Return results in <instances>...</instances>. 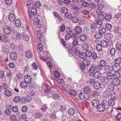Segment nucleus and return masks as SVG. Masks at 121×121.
<instances>
[{
    "mask_svg": "<svg viewBox=\"0 0 121 121\" xmlns=\"http://www.w3.org/2000/svg\"><path fill=\"white\" fill-rule=\"evenodd\" d=\"M67 51L69 55L70 56H76L79 54V56L82 59H85L86 57V54L85 53L79 52V51L74 48L72 47L71 49H68Z\"/></svg>",
    "mask_w": 121,
    "mask_h": 121,
    "instance_id": "1",
    "label": "nucleus"
},
{
    "mask_svg": "<svg viewBox=\"0 0 121 121\" xmlns=\"http://www.w3.org/2000/svg\"><path fill=\"white\" fill-rule=\"evenodd\" d=\"M4 32L5 34L9 35L11 32V29L9 26H6L4 27L3 29Z\"/></svg>",
    "mask_w": 121,
    "mask_h": 121,
    "instance_id": "2",
    "label": "nucleus"
},
{
    "mask_svg": "<svg viewBox=\"0 0 121 121\" xmlns=\"http://www.w3.org/2000/svg\"><path fill=\"white\" fill-rule=\"evenodd\" d=\"M121 83L120 80L117 78H114L113 79L112 83L113 85L115 86H118L120 85Z\"/></svg>",
    "mask_w": 121,
    "mask_h": 121,
    "instance_id": "3",
    "label": "nucleus"
},
{
    "mask_svg": "<svg viewBox=\"0 0 121 121\" xmlns=\"http://www.w3.org/2000/svg\"><path fill=\"white\" fill-rule=\"evenodd\" d=\"M101 73L99 71H96L93 74L94 77L95 79H99L101 78Z\"/></svg>",
    "mask_w": 121,
    "mask_h": 121,
    "instance_id": "4",
    "label": "nucleus"
},
{
    "mask_svg": "<svg viewBox=\"0 0 121 121\" xmlns=\"http://www.w3.org/2000/svg\"><path fill=\"white\" fill-rule=\"evenodd\" d=\"M104 71L107 73H111L112 71V66L109 65L106 66L105 67Z\"/></svg>",
    "mask_w": 121,
    "mask_h": 121,
    "instance_id": "5",
    "label": "nucleus"
},
{
    "mask_svg": "<svg viewBox=\"0 0 121 121\" xmlns=\"http://www.w3.org/2000/svg\"><path fill=\"white\" fill-rule=\"evenodd\" d=\"M112 71L115 72L118 71L120 69V67L119 65L117 64H115L112 66Z\"/></svg>",
    "mask_w": 121,
    "mask_h": 121,
    "instance_id": "6",
    "label": "nucleus"
},
{
    "mask_svg": "<svg viewBox=\"0 0 121 121\" xmlns=\"http://www.w3.org/2000/svg\"><path fill=\"white\" fill-rule=\"evenodd\" d=\"M97 67V68H98V67L99 68V66L98 65H96L95 67L93 66H91L89 68V72L90 73H93L95 71V69L96 68L97 69V68H96Z\"/></svg>",
    "mask_w": 121,
    "mask_h": 121,
    "instance_id": "7",
    "label": "nucleus"
},
{
    "mask_svg": "<svg viewBox=\"0 0 121 121\" xmlns=\"http://www.w3.org/2000/svg\"><path fill=\"white\" fill-rule=\"evenodd\" d=\"M24 81L27 83H30L31 82L32 79L29 75H26L24 77Z\"/></svg>",
    "mask_w": 121,
    "mask_h": 121,
    "instance_id": "8",
    "label": "nucleus"
},
{
    "mask_svg": "<svg viewBox=\"0 0 121 121\" xmlns=\"http://www.w3.org/2000/svg\"><path fill=\"white\" fill-rule=\"evenodd\" d=\"M108 80L106 77H103L101 79V82L103 85H106L108 83Z\"/></svg>",
    "mask_w": 121,
    "mask_h": 121,
    "instance_id": "9",
    "label": "nucleus"
},
{
    "mask_svg": "<svg viewBox=\"0 0 121 121\" xmlns=\"http://www.w3.org/2000/svg\"><path fill=\"white\" fill-rule=\"evenodd\" d=\"M97 109L99 112H103L105 109V105H99L97 106Z\"/></svg>",
    "mask_w": 121,
    "mask_h": 121,
    "instance_id": "10",
    "label": "nucleus"
},
{
    "mask_svg": "<svg viewBox=\"0 0 121 121\" xmlns=\"http://www.w3.org/2000/svg\"><path fill=\"white\" fill-rule=\"evenodd\" d=\"M25 55L26 57L27 58H31L33 56L32 53L30 50H27L26 52Z\"/></svg>",
    "mask_w": 121,
    "mask_h": 121,
    "instance_id": "11",
    "label": "nucleus"
},
{
    "mask_svg": "<svg viewBox=\"0 0 121 121\" xmlns=\"http://www.w3.org/2000/svg\"><path fill=\"white\" fill-rule=\"evenodd\" d=\"M17 55L16 53L15 52H12L10 55V57L13 60H15L17 58Z\"/></svg>",
    "mask_w": 121,
    "mask_h": 121,
    "instance_id": "12",
    "label": "nucleus"
},
{
    "mask_svg": "<svg viewBox=\"0 0 121 121\" xmlns=\"http://www.w3.org/2000/svg\"><path fill=\"white\" fill-rule=\"evenodd\" d=\"M92 105L94 107L98 106L99 105V102L97 99H94L92 101Z\"/></svg>",
    "mask_w": 121,
    "mask_h": 121,
    "instance_id": "13",
    "label": "nucleus"
},
{
    "mask_svg": "<svg viewBox=\"0 0 121 121\" xmlns=\"http://www.w3.org/2000/svg\"><path fill=\"white\" fill-rule=\"evenodd\" d=\"M98 31L102 34L105 33L106 31V29L104 27H100L98 28Z\"/></svg>",
    "mask_w": 121,
    "mask_h": 121,
    "instance_id": "14",
    "label": "nucleus"
},
{
    "mask_svg": "<svg viewBox=\"0 0 121 121\" xmlns=\"http://www.w3.org/2000/svg\"><path fill=\"white\" fill-rule=\"evenodd\" d=\"M106 77L108 80H111L113 78V74L111 73H107Z\"/></svg>",
    "mask_w": 121,
    "mask_h": 121,
    "instance_id": "15",
    "label": "nucleus"
},
{
    "mask_svg": "<svg viewBox=\"0 0 121 121\" xmlns=\"http://www.w3.org/2000/svg\"><path fill=\"white\" fill-rule=\"evenodd\" d=\"M9 19L10 21H14L15 19V15L13 13L10 14L9 16Z\"/></svg>",
    "mask_w": 121,
    "mask_h": 121,
    "instance_id": "16",
    "label": "nucleus"
},
{
    "mask_svg": "<svg viewBox=\"0 0 121 121\" xmlns=\"http://www.w3.org/2000/svg\"><path fill=\"white\" fill-rule=\"evenodd\" d=\"M68 112L69 115H73L75 113V111L73 108H71L68 110Z\"/></svg>",
    "mask_w": 121,
    "mask_h": 121,
    "instance_id": "17",
    "label": "nucleus"
},
{
    "mask_svg": "<svg viewBox=\"0 0 121 121\" xmlns=\"http://www.w3.org/2000/svg\"><path fill=\"white\" fill-rule=\"evenodd\" d=\"M116 101L110 98L109 99L108 101V103L109 105L111 106H112L115 104V101Z\"/></svg>",
    "mask_w": 121,
    "mask_h": 121,
    "instance_id": "18",
    "label": "nucleus"
},
{
    "mask_svg": "<svg viewBox=\"0 0 121 121\" xmlns=\"http://www.w3.org/2000/svg\"><path fill=\"white\" fill-rule=\"evenodd\" d=\"M101 45L104 48H106L108 46V43L106 40H102L101 41Z\"/></svg>",
    "mask_w": 121,
    "mask_h": 121,
    "instance_id": "19",
    "label": "nucleus"
},
{
    "mask_svg": "<svg viewBox=\"0 0 121 121\" xmlns=\"http://www.w3.org/2000/svg\"><path fill=\"white\" fill-rule=\"evenodd\" d=\"M75 30L77 34H80L82 31L81 28L79 26H77L75 29Z\"/></svg>",
    "mask_w": 121,
    "mask_h": 121,
    "instance_id": "20",
    "label": "nucleus"
},
{
    "mask_svg": "<svg viewBox=\"0 0 121 121\" xmlns=\"http://www.w3.org/2000/svg\"><path fill=\"white\" fill-rule=\"evenodd\" d=\"M101 85L100 82H96L94 83V86L95 88L98 89L100 88Z\"/></svg>",
    "mask_w": 121,
    "mask_h": 121,
    "instance_id": "21",
    "label": "nucleus"
},
{
    "mask_svg": "<svg viewBox=\"0 0 121 121\" xmlns=\"http://www.w3.org/2000/svg\"><path fill=\"white\" fill-rule=\"evenodd\" d=\"M46 54V52H44V54H43V56H39L40 58L41 59V60H43L44 61H45L46 60H48V56H47V55H46L45 56V55Z\"/></svg>",
    "mask_w": 121,
    "mask_h": 121,
    "instance_id": "22",
    "label": "nucleus"
},
{
    "mask_svg": "<svg viewBox=\"0 0 121 121\" xmlns=\"http://www.w3.org/2000/svg\"><path fill=\"white\" fill-rule=\"evenodd\" d=\"M110 92L108 91H105L103 94L104 96L106 98H108L110 96Z\"/></svg>",
    "mask_w": 121,
    "mask_h": 121,
    "instance_id": "23",
    "label": "nucleus"
},
{
    "mask_svg": "<svg viewBox=\"0 0 121 121\" xmlns=\"http://www.w3.org/2000/svg\"><path fill=\"white\" fill-rule=\"evenodd\" d=\"M15 25L17 27H20L21 24V21L18 20H16L15 21Z\"/></svg>",
    "mask_w": 121,
    "mask_h": 121,
    "instance_id": "24",
    "label": "nucleus"
},
{
    "mask_svg": "<svg viewBox=\"0 0 121 121\" xmlns=\"http://www.w3.org/2000/svg\"><path fill=\"white\" fill-rule=\"evenodd\" d=\"M83 64L86 66H89L90 64L89 61L86 59H83L82 61Z\"/></svg>",
    "mask_w": 121,
    "mask_h": 121,
    "instance_id": "25",
    "label": "nucleus"
},
{
    "mask_svg": "<svg viewBox=\"0 0 121 121\" xmlns=\"http://www.w3.org/2000/svg\"><path fill=\"white\" fill-rule=\"evenodd\" d=\"M27 83L25 81H22L20 83V85L22 88H26L27 86Z\"/></svg>",
    "mask_w": 121,
    "mask_h": 121,
    "instance_id": "26",
    "label": "nucleus"
},
{
    "mask_svg": "<svg viewBox=\"0 0 121 121\" xmlns=\"http://www.w3.org/2000/svg\"><path fill=\"white\" fill-rule=\"evenodd\" d=\"M102 34L99 31L96 32L95 34V37L97 39H99L101 38L102 36Z\"/></svg>",
    "mask_w": 121,
    "mask_h": 121,
    "instance_id": "27",
    "label": "nucleus"
},
{
    "mask_svg": "<svg viewBox=\"0 0 121 121\" xmlns=\"http://www.w3.org/2000/svg\"><path fill=\"white\" fill-rule=\"evenodd\" d=\"M112 37V35L106 33L104 35V37L105 39L107 40H109Z\"/></svg>",
    "mask_w": 121,
    "mask_h": 121,
    "instance_id": "28",
    "label": "nucleus"
},
{
    "mask_svg": "<svg viewBox=\"0 0 121 121\" xmlns=\"http://www.w3.org/2000/svg\"><path fill=\"white\" fill-rule=\"evenodd\" d=\"M63 88L66 91H68L69 90H70L71 89L70 86L69 84H65V85L63 86Z\"/></svg>",
    "mask_w": 121,
    "mask_h": 121,
    "instance_id": "29",
    "label": "nucleus"
},
{
    "mask_svg": "<svg viewBox=\"0 0 121 121\" xmlns=\"http://www.w3.org/2000/svg\"><path fill=\"white\" fill-rule=\"evenodd\" d=\"M112 15L109 14H107L104 16L105 19L107 21L110 20L112 18Z\"/></svg>",
    "mask_w": 121,
    "mask_h": 121,
    "instance_id": "30",
    "label": "nucleus"
},
{
    "mask_svg": "<svg viewBox=\"0 0 121 121\" xmlns=\"http://www.w3.org/2000/svg\"><path fill=\"white\" fill-rule=\"evenodd\" d=\"M106 61L104 60H101L100 62V65L102 67H105L106 66Z\"/></svg>",
    "mask_w": 121,
    "mask_h": 121,
    "instance_id": "31",
    "label": "nucleus"
},
{
    "mask_svg": "<svg viewBox=\"0 0 121 121\" xmlns=\"http://www.w3.org/2000/svg\"><path fill=\"white\" fill-rule=\"evenodd\" d=\"M12 94L11 91L9 90H6L4 91V94L7 96H10Z\"/></svg>",
    "mask_w": 121,
    "mask_h": 121,
    "instance_id": "32",
    "label": "nucleus"
},
{
    "mask_svg": "<svg viewBox=\"0 0 121 121\" xmlns=\"http://www.w3.org/2000/svg\"><path fill=\"white\" fill-rule=\"evenodd\" d=\"M111 98L114 99L116 101L117 99V96L116 94L115 93H113L111 95Z\"/></svg>",
    "mask_w": 121,
    "mask_h": 121,
    "instance_id": "33",
    "label": "nucleus"
},
{
    "mask_svg": "<svg viewBox=\"0 0 121 121\" xmlns=\"http://www.w3.org/2000/svg\"><path fill=\"white\" fill-rule=\"evenodd\" d=\"M102 46L101 44H98L96 46V48L97 50L99 52L101 51L102 49Z\"/></svg>",
    "mask_w": 121,
    "mask_h": 121,
    "instance_id": "34",
    "label": "nucleus"
},
{
    "mask_svg": "<svg viewBox=\"0 0 121 121\" xmlns=\"http://www.w3.org/2000/svg\"><path fill=\"white\" fill-rule=\"evenodd\" d=\"M40 17H39V18L36 17L35 18L34 21V24L37 25L39 24L40 22V19L39 18Z\"/></svg>",
    "mask_w": 121,
    "mask_h": 121,
    "instance_id": "35",
    "label": "nucleus"
},
{
    "mask_svg": "<svg viewBox=\"0 0 121 121\" xmlns=\"http://www.w3.org/2000/svg\"><path fill=\"white\" fill-rule=\"evenodd\" d=\"M22 37L24 40L26 41L28 40L29 39V36L27 35L26 34H23Z\"/></svg>",
    "mask_w": 121,
    "mask_h": 121,
    "instance_id": "36",
    "label": "nucleus"
},
{
    "mask_svg": "<svg viewBox=\"0 0 121 121\" xmlns=\"http://www.w3.org/2000/svg\"><path fill=\"white\" fill-rule=\"evenodd\" d=\"M61 10L62 13L65 14L68 13V10L67 9L66 7H63L61 9Z\"/></svg>",
    "mask_w": 121,
    "mask_h": 121,
    "instance_id": "37",
    "label": "nucleus"
},
{
    "mask_svg": "<svg viewBox=\"0 0 121 121\" xmlns=\"http://www.w3.org/2000/svg\"><path fill=\"white\" fill-rule=\"evenodd\" d=\"M86 56L88 57H90L92 55V53L89 50H87L86 52Z\"/></svg>",
    "mask_w": 121,
    "mask_h": 121,
    "instance_id": "38",
    "label": "nucleus"
},
{
    "mask_svg": "<svg viewBox=\"0 0 121 121\" xmlns=\"http://www.w3.org/2000/svg\"><path fill=\"white\" fill-rule=\"evenodd\" d=\"M78 97L81 99L83 100L85 98V96L83 93H81L78 95Z\"/></svg>",
    "mask_w": 121,
    "mask_h": 121,
    "instance_id": "39",
    "label": "nucleus"
},
{
    "mask_svg": "<svg viewBox=\"0 0 121 121\" xmlns=\"http://www.w3.org/2000/svg\"><path fill=\"white\" fill-rule=\"evenodd\" d=\"M96 27V25L95 24H91L90 27L91 32H92L95 30Z\"/></svg>",
    "mask_w": 121,
    "mask_h": 121,
    "instance_id": "40",
    "label": "nucleus"
},
{
    "mask_svg": "<svg viewBox=\"0 0 121 121\" xmlns=\"http://www.w3.org/2000/svg\"><path fill=\"white\" fill-rule=\"evenodd\" d=\"M5 113L7 115H9L10 114L11 111L10 109L9 108V107L6 108V109L4 111Z\"/></svg>",
    "mask_w": 121,
    "mask_h": 121,
    "instance_id": "41",
    "label": "nucleus"
},
{
    "mask_svg": "<svg viewBox=\"0 0 121 121\" xmlns=\"http://www.w3.org/2000/svg\"><path fill=\"white\" fill-rule=\"evenodd\" d=\"M115 61L116 64L118 65V64L121 63V57H119L116 58L115 60Z\"/></svg>",
    "mask_w": 121,
    "mask_h": 121,
    "instance_id": "42",
    "label": "nucleus"
},
{
    "mask_svg": "<svg viewBox=\"0 0 121 121\" xmlns=\"http://www.w3.org/2000/svg\"><path fill=\"white\" fill-rule=\"evenodd\" d=\"M83 91L85 93L88 94L90 92V90L88 87H85L84 88Z\"/></svg>",
    "mask_w": 121,
    "mask_h": 121,
    "instance_id": "43",
    "label": "nucleus"
},
{
    "mask_svg": "<svg viewBox=\"0 0 121 121\" xmlns=\"http://www.w3.org/2000/svg\"><path fill=\"white\" fill-rule=\"evenodd\" d=\"M35 5L37 8H39L41 6V4L39 1H37L35 2Z\"/></svg>",
    "mask_w": 121,
    "mask_h": 121,
    "instance_id": "44",
    "label": "nucleus"
},
{
    "mask_svg": "<svg viewBox=\"0 0 121 121\" xmlns=\"http://www.w3.org/2000/svg\"><path fill=\"white\" fill-rule=\"evenodd\" d=\"M80 38V40L82 41H85L87 39L86 36L84 35H81Z\"/></svg>",
    "mask_w": 121,
    "mask_h": 121,
    "instance_id": "45",
    "label": "nucleus"
},
{
    "mask_svg": "<svg viewBox=\"0 0 121 121\" xmlns=\"http://www.w3.org/2000/svg\"><path fill=\"white\" fill-rule=\"evenodd\" d=\"M1 41L5 42L8 41V38L6 36L4 35L1 37Z\"/></svg>",
    "mask_w": 121,
    "mask_h": 121,
    "instance_id": "46",
    "label": "nucleus"
},
{
    "mask_svg": "<svg viewBox=\"0 0 121 121\" xmlns=\"http://www.w3.org/2000/svg\"><path fill=\"white\" fill-rule=\"evenodd\" d=\"M6 74L8 77H9L10 78H11L12 73L11 70L10 69H8L6 71Z\"/></svg>",
    "mask_w": 121,
    "mask_h": 121,
    "instance_id": "47",
    "label": "nucleus"
},
{
    "mask_svg": "<svg viewBox=\"0 0 121 121\" xmlns=\"http://www.w3.org/2000/svg\"><path fill=\"white\" fill-rule=\"evenodd\" d=\"M72 21L74 23H77L78 21V19L76 17H73L71 18Z\"/></svg>",
    "mask_w": 121,
    "mask_h": 121,
    "instance_id": "48",
    "label": "nucleus"
},
{
    "mask_svg": "<svg viewBox=\"0 0 121 121\" xmlns=\"http://www.w3.org/2000/svg\"><path fill=\"white\" fill-rule=\"evenodd\" d=\"M92 95L93 97H96L98 99L99 96V93L97 91H94Z\"/></svg>",
    "mask_w": 121,
    "mask_h": 121,
    "instance_id": "49",
    "label": "nucleus"
},
{
    "mask_svg": "<svg viewBox=\"0 0 121 121\" xmlns=\"http://www.w3.org/2000/svg\"><path fill=\"white\" fill-rule=\"evenodd\" d=\"M116 47L117 49L121 50V44L120 43L117 42L116 44Z\"/></svg>",
    "mask_w": 121,
    "mask_h": 121,
    "instance_id": "50",
    "label": "nucleus"
},
{
    "mask_svg": "<svg viewBox=\"0 0 121 121\" xmlns=\"http://www.w3.org/2000/svg\"><path fill=\"white\" fill-rule=\"evenodd\" d=\"M116 120L119 121L121 119V114L120 113H118L116 117Z\"/></svg>",
    "mask_w": 121,
    "mask_h": 121,
    "instance_id": "51",
    "label": "nucleus"
},
{
    "mask_svg": "<svg viewBox=\"0 0 121 121\" xmlns=\"http://www.w3.org/2000/svg\"><path fill=\"white\" fill-rule=\"evenodd\" d=\"M65 31L67 34H70L72 33V31L71 29L69 28H67Z\"/></svg>",
    "mask_w": 121,
    "mask_h": 121,
    "instance_id": "52",
    "label": "nucleus"
},
{
    "mask_svg": "<svg viewBox=\"0 0 121 121\" xmlns=\"http://www.w3.org/2000/svg\"><path fill=\"white\" fill-rule=\"evenodd\" d=\"M65 26L64 25H62L60 27V31L61 32H64L65 30Z\"/></svg>",
    "mask_w": 121,
    "mask_h": 121,
    "instance_id": "53",
    "label": "nucleus"
},
{
    "mask_svg": "<svg viewBox=\"0 0 121 121\" xmlns=\"http://www.w3.org/2000/svg\"><path fill=\"white\" fill-rule=\"evenodd\" d=\"M28 85L29 86L30 88H34L35 85V82H30Z\"/></svg>",
    "mask_w": 121,
    "mask_h": 121,
    "instance_id": "54",
    "label": "nucleus"
},
{
    "mask_svg": "<svg viewBox=\"0 0 121 121\" xmlns=\"http://www.w3.org/2000/svg\"><path fill=\"white\" fill-rule=\"evenodd\" d=\"M69 94L72 96H75L76 95V93L75 91L72 90L69 92Z\"/></svg>",
    "mask_w": 121,
    "mask_h": 121,
    "instance_id": "55",
    "label": "nucleus"
},
{
    "mask_svg": "<svg viewBox=\"0 0 121 121\" xmlns=\"http://www.w3.org/2000/svg\"><path fill=\"white\" fill-rule=\"evenodd\" d=\"M87 43H84L82 46V48L84 50H85L88 48V45Z\"/></svg>",
    "mask_w": 121,
    "mask_h": 121,
    "instance_id": "56",
    "label": "nucleus"
},
{
    "mask_svg": "<svg viewBox=\"0 0 121 121\" xmlns=\"http://www.w3.org/2000/svg\"><path fill=\"white\" fill-rule=\"evenodd\" d=\"M96 13L97 15L98 16L101 15L102 13V12L101 10L99 9H96Z\"/></svg>",
    "mask_w": 121,
    "mask_h": 121,
    "instance_id": "57",
    "label": "nucleus"
},
{
    "mask_svg": "<svg viewBox=\"0 0 121 121\" xmlns=\"http://www.w3.org/2000/svg\"><path fill=\"white\" fill-rule=\"evenodd\" d=\"M20 100V98L19 96H15L13 98V101L16 103L18 102Z\"/></svg>",
    "mask_w": 121,
    "mask_h": 121,
    "instance_id": "58",
    "label": "nucleus"
},
{
    "mask_svg": "<svg viewBox=\"0 0 121 121\" xmlns=\"http://www.w3.org/2000/svg\"><path fill=\"white\" fill-rule=\"evenodd\" d=\"M118 71L115 72L113 74L114 76L117 78L119 77L120 76V73L118 72Z\"/></svg>",
    "mask_w": 121,
    "mask_h": 121,
    "instance_id": "59",
    "label": "nucleus"
},
{
    "mask_svg": "<svg viewBox=\"0 0 121 121\" xmlns=\"http://www.w3.org/2000/svg\"><path fill=\"white\" fill-rule=\"evenodd\" d=\"M51 107L53 108L56 107L58 105V103L56 102H53L51 104Z\"/></svg>",
    "mask_w": 121,
    "mask_h": 121,
    "instance_id": "60",
    "label": "nucleus"
},
{
    "mask_svg": "<svg viewBox=\"0 0 121 121\" xmlns=\"http://www.w3.org/2000/svg\"><path fill=\"white\" fill-rule=\"evenodd\" d=\"M5 2L6 4L10 5L12 3V0H5Z\"/></svg>",
    "mask_w": 121,
    "mask_h": 121,
    "instance_id": "61",
    "label": "nucleus"
},
{
    "mask_svg": "<svg viewBox=\"0 0 121 121\" xmlns=\"http://www.w3.org/2000/svg\"><path fill=\"white\" fill-rule=\"evenodd\" d=\"M115 50L114 48H112L110 50V54L112 56H113L115 52Z\"/></svg>",
    "mask_w": 121,
    "mask_h": 121,
    "instance_id": "62",
    "label": "nucleus"
},
{
    "mask_svg": "<svg viewBox=\"0 0 121 121\" xmlns=\"http://www.w3.org/2000/svg\"><path fill=\"white\" fill-rule=\"evenodd\" d=\"M22 35L19 33L17 32L16 34V38L17 39H19L22 37Z\"/></svg>",
    "mask_w": 121,
    "mask_h": 121,
    "instance_id": "63",
    "label": "nucleus"
},
{
    "mask_svg": "<svg viewBox=\"0 0 121 121\" xmlns=\"http://www.w3.org/2000/svg\"><path fill=\"white\" fill-rule=\"evenodd\" d=\"M30 12L33 14V15H35L36 13L37 12V10L35 8H32Z\"/></svg>",
    "mask_w": 121,
    "mask_h": 121,
    "instance_id": "64",
    "label": "nucleus"
}]
</instances>
